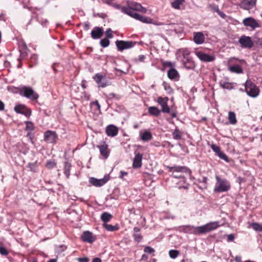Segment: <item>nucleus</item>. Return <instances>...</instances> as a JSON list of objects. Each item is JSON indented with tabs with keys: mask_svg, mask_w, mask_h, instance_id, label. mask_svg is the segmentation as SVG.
Wrapping results in <instances>:
<instances>
[{
	"mask_svg": "<svg viewBox=\"0 0 262 262\" xmlns=\"http://www.w3.org/2000/svg\"><path fill=\"white\" fill-rule=\"evenodd\" d=\"M168 77L171 80H178L180 77L178 72L174 68H170L167 72Z\"/></svg>",
	"mask_w": 262,
	"mask_h": 262,
	"instance_id": "obj_22",
	"label": "nucleus"
},
{
	"mask_svg": "<svg viewBox=\"0 0 262 262\" xmlns=\"http://www.w3.org/2000/svg\"><path fill=\"white\" fill-rule=\"evenodd\" d=\"M112 218V214L107 212H103L101 215V219L104 223L108 222Z\"/></svg>",
	"mask_w": 262,
	"mask_h": 262,
	"instance_id": "obj_32",
	"label": "nucleus"
},
{
	"mask_svg": "<svg viewBox=\"0 0 262 262\" xmlns=\"http://www.w3.org/2000/svg\"><path fill=\"white\" fill-rule=\"evenodd\" d=\"M105 131H118V128L114 125L110 124L106 127Z\"/></svg>",
	"mask_w": 262,
	"mask_h": 262,
	"instance_id": "obj_47",
	"label": "nucleus"
},
{
	"mask_svg": "<svg viewBox=\"0 0 262 262\" xmlns=\"http://www.w3.org/2000/svg\"><path fill=\"white\" fill-rule=\"evenodd\" d=\"M255 41L256 45L262 47V37L257 38Z\"/></svg>",
	"mask_w": 262,
	"mask_h": 262,
	"instance_id": "obj_61",
	"label": "nucleus"
},
{
	"mask_svg": "<svg viewBox=\"0 0 262 262\" xmlns=\"http://www.w3.org/2000/svg\"><path fill=\"white\" fill-rule=\"evenodd\" d=\"M109 180L108 177H104L103 179H97L95 178H91L90 182L96 187H100L104 185Z\"/></svg>",
	"mask_w": 262,
	"mask_h": 262,
	"instance_id": "obj_15",
	"label": "nucleus"
},
{
	"mask_svg": "<svg viewBox=\"0 0 262 262\" xmlns=\"http://www.w3.org/2000/svg\"><path fill=\"white\" fill-rule=\"evenodd\" d=\"M161 63L163 66V69H162V71H164V69L166 67H169L170 68H172L174 67V63H172L170 61H164L161 60Z\"/></svg>",
	"mask_w": 262,
	"mask_h": 262,
	"instance_id": "obj_34",
	"label": "nucleus"
},
{
	"mask_svg": "<svg viewBox=\"0 0 262 262\" xmlns=\"http://www.w3.org/2000/svg\"><path fill=\"white\" fill-rule=\"evenodd\" d=\"M197 57L203 62H209L215 60V57L213 55L199 51L196 53Z\"/></svg>",
	"mask_w": 262,
	"mask_h": 262,
	"instance_id": "obj_10",
	"label": "nucleus"
},
{
	"mask_svg": "<svg viewBox=\"0 0 262 262\" xmlns=\"http://www.w3.org/2000/svg\"><path fill=\"white\" fill-rule=\"evenodd\" d=\"M27 137L32 140V138L34 137V134L32 132H28Z\"/></svg>",
	"mask_w": 262,
	"mask_h": 262,
	"instance_id": "obj_64",
	"label": "nucleus"
},
{
	"mask_svg": "<svg viewBox=\"0 0 262 262\" xmlns=\"http://www.w3.org/2000/svg\"><path fill=\"white\" fill-rule=\"evenodd\" d=\"M251 227L256 231H262V224L257 223H252Z\"/></svg>",
	"mask_w": 262,
	"mask_h": 262,
	"instance_id": "obj_39",
	"label": "nucleus"
},
{
	"mask_svg": "<svg viewBox=\"0 0 262 262\" xmlns=\"http://www.w3.org/2000/svg\"><path fill=\"white\" fill-rule=\"evenodd\" d=\"M106 38L107 39L113 38V31L111 28L107 29L105 31Z\"/></svg>",
	"mask_w": 262,
	"mask_h": 262,
	"instance_id": "obj_46",
	"label": "nucleus"
},
{
	"mask_svg": "<svg viewBox=\"0 0 262 262\" xmlns=\"http://www.w3.org/2000/svg\"><path fill=\"white\" fill-rule=\"evenodd\" d=\"M163 85L164 88L165 90L167 92V94H171L173 93V90L171 88V87L168 83L164 82L163 83Z\"/></svg>",
	"mask_w": 262,
	"mask_h": 262,
	"instance_id": "obj_40",
	"label": "nucleus"
},
{
	"mask_svg": "<svg viewBox=\"0 0 262 262\" xmlns=\"http://www.w3.org/2000/svg\"><path fill=\"white\" fill-rule=\"evenodd\" d=\"M221 159L225 160L226 162H228L229 160L223 152L221 151L217 155Z\"/></svg>",
	"mask_w": 262,
	"mask_h": 262,
	"instance_id": "obj_49",
	"label": "nucleus"
},
{
	"mask_svg": "<svg viewBox=\"0 0 262 262\" xmlns=\"http://www.w3.org/2000/svg\"><path fill=\"white\" fill-rule=\"evenodd\" d=\"M103 227L108 231H114L119 229L118 225L113 226L112 225L104 223L103 224Z\"/></svg>",
	"mask_w": 262,
	"mask_h": 262,
	"instance_id": "obj_31",
	"label": "nucleus"
},
{
	"mask_svg": "<svg viewBox=\"0 0 262 262\" xmlns=\"http://www.w3.org/2000/svg\"><path fill=\"white\" fill-rule=\"evenodd\" d=\"M14 111L17 113L23 114L26 117H29L31 115V110L24 105H16L14 107Z\"/></svg>",
	"mask_w": 262,
	"mask_h": 262,
	"instance_id": "obj_11",
	"label": "nucleus"
},
{
	"mask_svg": "<svg viewBox=\"0 0 262 262\" xmlns=\"http://www.w3.org/2000/svg\"><path fill=\"white\" fill-rule=\"evenodd\" d=\"M56 165V163L53 161H48L46 164V166L48 168H52L55 167Z\"/></svg>",
	"mask_w": 262,
	"mask_h": 262,
	"instance_id": "obj_56",
	"label": "nucleus"
},
{
	"mask_svg": "<svg viewBox=\"0 0 262 262\" xmlns=\"http://www.w3.org/2000/svg\"><path fill=\"white\" fill-rule=\"evenodd\" d=\"M162 112L163 113H170V110L169 107V106L167 105V103L166 104V105H163L162 107Z\"/></svg>",
	"mask_w": 262,
	"mask_h": 262,
	"instance_id": "obj_54",
	"label": "nucleus"
},
{
	"mask_svg": "<svg viewBox=\"0 0 262 262\" xmlns=\"http://www.w3.org/2000/svg\"><path fill=\"white\" fill-rule=\"evenodd\" d=\"M26 129L27 130H34V125L32 122L30 121H26Z\"/></svg>",
	"mask_w": 262,
	"mask_h": 262,
	"instance_id": "obj_45",
	"label": "nucleus"
},
{
	"mask_svg": "<svg viewBox=\"0 0 262 262\" xmlns=\"http://www.w3.org/2000/svg\"><path fill=\"white\" fill-rule=\"evenodd\" d=\"M209 8L211 11L216 12L222 18H226V15L220 10L217 5L215 4H210L209 5Z\"/></svg>",
	"mask_w": 262,
	"mask_h": 262,
	"instance_id": "obj_24",
	"label": "nucleus"
},
{
	"mask_svg": "<svg viewBox=\"0 0 262 262\" xmlns=\"http://www.w3.org/2000/svg\"><path fill=\"white\" fill-rule=\"evenodd\" d=\"M238 41L243 48L250 49L253 46V42L249 36L242 35L239 38Z\"/></svg>",
	"mask_w": 262,
	"mask_h": 262,
	"instance_id": "obj_9",
	"label": "nucleus"
},
{
	"mask_svg": "<svg viewBox=\"0 0 262 262\" xmlns=\"http://www.w3.org/2000/svg\"><path fill=\"white\" fill-rule=\"evenodd\" d=\"M211 148L212 149L217 155L220 152H221V148L220 147L216 145L215 144H213L211 145Z\"/></svg>",
	"mask_w": 262,
	"mask_h": 262,
	"instance_id": "obj_53",
	"label": "nucleus"
},
{
	"mask_svg": "<svg viewBox=\"0 0 262 262\" xmlns=\"http://www.w3.org/2000/svg\"><path fill=\"white\" fill-rule=\"evenodd\" d=\"M142 157V154L139 152L136 154L133 163L134 168H138L141 167Z\"/></svg>",
	"mask_w": 262,
	"mask_h": 262,
	"instance_id": "obj_20",
	"label": "nucleus"
},
{
	"mask_svg": "<svg viewBox=\"0 0 262 262\" xmlns=\"http://www.w3.org/2000/svg\"><path fill=\"white\" fill-rule=\"evenodd\" d=\"M220 84L221 86L223 89H226L228 90H231L232 89L231 83H229V82L221 81L220 82Z\"/></svg>",
	"mask_w": 262,
	"mask_h": 262,
	"instance_id": "obj_38",
	"label": "nucleus"
},
{
	"mask_svg": "<svg viewBox=\"0 0 262 262\" xmlns=\"http://www.w3.org/2000/svg\"><path fill=\"white\" fill-rule=\"evenodd\" d=\"M81 238L83 241L89 243H92L96 240V237L93 233L89 231L83 232Z\"/></svg>",
	"mask_w": 262,
	"mask_h": 262,
	"instance_id": "obj_17",
	"label": "nucleus"
},
{
	"mask_svg": "<svg viewBox=\"0 0 262 262\" xmlns=\"http://www.w3.org/2000/svg\"><path fill=\"white\" fill-rule=\"evenodd\" d=\"M110 41L108 39L106 38H104L102 39L100 41V44L101 46H102L103 48H106L108 47L110 45Z\"/></svg>",
	"mask_w": 262,
	"mask_h": 262,
	"instance_id": "obj_41",
	"label": "nucleus"
},
{
	"mask_svg": "<svg viewBox=\"0 0 262 262\" xmlns=\"http://www.w3.org/2000/svg\"><path fill=\"white\" fill-rule=\"evenodd\" d=\"M127 3L128 6L136 11H141L143 13H145L146 12V9L143 7L139 3L133 2H127Z\"/></svg>",
	"mask_w": 262,
	"mask_h": 262,
	"instance_id": "obj_19",
	"label": "nucleus"
},
{
	"mask_svg": "<svg viewBox=\"0 0 262 262\" xmlns=\"http://www.w3.org/2000/svg\"><path fill=\"white\" fill-rule=\"evenodd\" d=\"M169 172H172V176L173 178L178 179H182L183 182L185 181V177L182 174L177 173H186L190 175L191 174V170L186 166H167Z\"/></svg>",
	"mask_w": 262,
	"mask_h": 262,
	"instance_id": "obj_1",
	"label": "nucleus"
},
{
	"mask_svg": "<svg viewBox=\"0 0 262 262\" xmlns=\"http://www.w3.org/2000/svg\"><path fill=\"white\" fill-rule=\"evenodd\" d=\"M193 41L196 44H202L205 41V36L202 32L194 33Z\"/></svg>",
	"mask_w": 262,
	"mask_h": 262,
	"instance_id": "obj_21",
	"label": "nucleus"
},
{
	"mask_svg": "<svg viewBox=\"0 0 262 262\" xmlns=\"http://www.w3.org/2000/svg\"><path fill=\"white\" fill-rule=\"evenodd\" d=\"M243 23L245 26L250 27L253 30L256 28L259 27V25L256 20L251 17L245 18L243 21Z\"/></svg>",
	"mask_w": 262,
	"mask_h": 262,
	"instance_id": "obj_14",
	"label": "nucleus"
},
{
	"mask_svg": "<svg viewBox=\"0 0 262 262\" xmlns=\"http://www.w3.org/2000/svg\"><path fill=\"white\" fill-rule=\"evenodd\" d=\"M229 122L231 124H235L236 122L235 114L233 112H229L228 114Z\"/></svg>",
	"mask_w": 262,
	"mask_h": 262,
	"instance_id": "obj_30",
	"label": "nucleus"
},
{
	"mask_svg": "<svg viewBox=\"0 0 262 262\" xmlns=\"http://www.w3.org/2000/svg\"><path fill=\"white\" fill-rule=\"evenodd\" d=\"M207 224L202 226L194 227V234H201L209 232Z\"/></svg>",
	"mask_w": 262,
	"mask_h": 262,
	"instance_id": "obj_23",
	"label": "nucleus"
},
{
	"mask_svg": "<svg viewBox=\"0 0 262 262\" xmlns=\"http://www.w3.org/2000/svg\"><path fill=\"white\" fill-rule=\"evenodd\" d=\"M19 93L21 95L33 101L37 100L39 97V95L34 91L32 88L26 86L20 89Z\"/></svg>",
	"mask_w": 262,
	"mask_h": 262,
	"instance_id": "obj_5",
	"label": "nucleus"
},
{
	"mask_svg": "<svg viewBox=\"0 0 262 262\" xmlns=\"http://www.w3.org/2000/svg\"><path fill=\"white\" fill-rule=\"evenodd\" d=\"M173 139L180 140L182 137V132H172Z\"/></svg>",
	"mask_w": 262,
	"mask_h": 262,
	"instance_id": "obj_51",
	"label": "nucleus"
},
{
	"mask_svg": "<svg viewBox=\"0 0 262 262\" xmlns=\"http://www.w3.org/2000/svg\"><path fill=\"white\" fill-rule=\"evenodd\" d=\"M144 251L145 253H148V254H152L155 252V250L152 248L151 247L149 246H146L144 248Z\"/></svg>",
	"mask_w": 262,
	"mask_h": 262,
	"instance_id": "obj_52",
	"label": "nucleus"
},
{
	"mask_svg": "<svg viewBox=\"0 0 262 262\" xmlns=\"http://www.w3.org/2000/svg\"><path fill=\"white\" fill-rule=\"evenodd\" d=\"M93 78L98 84V87L105 88L112 84L111 81L106 76V75L100 73L96 74Z\"/></svg>",
	"mask_w": 262,
	"mask_h": 262,
	"instance_id": "obj_2",
	"label": "nucleus"
},
{
	"mask_svg": "<svg viewBox=\"0 0 262 262\" xmlns=\"http://www.w3.org/2000/svg\"><path fill=\"white\" fill-rule=\"evenodd\" d=\"M184 2V0H174L172 3L171 6L174 9H179L180 6Z\"/></svg>",
	"mask_w": 262,
	"mask_h": 262,
	"instance_id": "obj_36",
	"label": "nucleus"
},
{
	"mask_svg": "<svg viewBox=\"0 0 262 262\" xmlns=\"http://www.w3.org/2000/svg\"><path fill=\"white\" fill-rule=\"evenodd\" d=\"M117 49L119 51H122L125 49H130L134 47L137 43L135 41H124L117 40L115 42Z\"/></svg>",
	"mask_w": 262,
	"mask_h": 262,
	"instance_id": "obj_6",
	"label": "nucleus"
},
{
	"mask_svg": "<svg viewBox=\"0 0 262 262\" xmlns=\"http://www.w3.org/2000/svg\"><path fill=\"white\" fill-rule=\"evenodd\" d=\"M148 113L150 115L158 116L161 113V111L156 106H150L148 108Z\"/></svg>",
	"mask_w": 262,
	"mask_h": 262,
	"instance_id": "obj_26",
	"label": "nucleus"
},
{
	"mask_svg": "<svg viewBox=\"0 0 262 262\" xmlns=\"http://www.w3.org/2000/svg\"><path fill=\"white\" fill-rule=\"evenodd\" d=\"M118 132H106L107 135L110 137H115L116 136Z\"/></svg>",
	"mask_w": 262,
	"mask_h": 262,
	"instance_id": "obj_60",
	"label": "nucleus"
},
{
	"mask_svg": "<svg viewBox=\"0 0 262 262\" xmlns=\"http://www.w3.org/2000/svg\"><path fill=\"white\" fill-rule=\"evenodd\" d=\"M256 2V0H243L239 6L243 9L249 10L255 6Z\"/></svg>",
	"mask_w": 262,
	"mask_h": 262,
	"instance_id": "obj_12",
	"label": "nucleus"
},
{
	"mask_svg": "<svg viewBox=\"0 0 262 262\" xmlns=\"http://www.w3.org/2000/svg\"><path fill=\"white\" fill-rule=\"evenodd\" d=\"M19 47V51L20 52V59H24L28 55V52L29 49L27 46V45L24 42H19L18 45Z\"/></svg>",
	"mask_w": 262,
	"mask_h": 262,
	"instance_id": "obj_18",
	"label": "nucleus"
},
{
	"mask_svg": "<svg viewBox=\"0 0 262 262\" xmlns=\"http://www.w3.org/2000/svg\"><path fill=\"white\" fill-rule=\"evenodd\" d=\"M27 167L30 169L31 171L36 172L37 171V165L36 162L35 163H29Z\"/></svg>",
	"mask_w": 262,
	"mask_h": 262,
	"instance_id": "obj_44",
	"label": "nucleus"
},
{
	"mask_svg": "<svg viewBox=\"0 0 262 262\" xmlns=\"http://www.w3.org/2000/svg\"><path fill=\"white\" fill-rule=\"evenodd\" d=\"M140 139L144 141H148L152 138V135L150 132H143L140 135Z\"/></svg>",
	"mask_w": 262,
	"mask_h": 262,
	"instance_id": "obj_25",
	"label": "nucleus"
},
{
	"mask_svg": "<svg viewBox=\"0 0 262 262\" xmlns=\"http://www.w3.org/2000/svg\"><path fill=\"white\" fill-rule=\"evenodd\" d=\"M133 236L134 240L138 243L140 242L142 239V235L139 233H135Z\"/></svg>",
	"mask_w": 262,
	"mask_h": 262,
	"instance_id": "obj_50",
	"label": "nucleus"
},
{
	"mask_svg": "<svg viewBox=\"0 0 262 262\" xmlns=\"http://www.w3.org/2000/svg\"><path fill=\"white\" fill-rule=\"evenodd\" d=\"M133 16H132V17L138 20L139 18H140L141 15L137 13L136 11H135V12L134 13V14H133Z\"/></svg>",
	"mask_w": 262,
	"mask_h": 262,
	"instance_id": "obj_63",
	"label": "nucleus"
},
{
	"mask_svg": "<svg viewBox=\"0 0 262 262\" xmlns=\"http://www.w3.org/2000/svg\"><path fill=\"white\" fill-rule=\"evenodd\" d=\"M245 88L247 95L251 97L255 98L259 94L258 89L250 79L246 81Z\"/></svg>",
	"mask_w": 262,
	"mask_h": 262,
	"instance_id": "obj_3",
	"label": "nucleus"
},
{
	"mask_svg": "<svg viewBox=\"0 0 262 262\" xmlns=\"http://www.w3.org/2000/svg\"><path fill=\"white\" fill-rule=\"evenodd\" d=\"M207 226H208L209 231L214 230L219 227L218 222H213L209 224H207Z\"/></svg>",
	"mask_w": 262,
	"mask_h": 262,
	"instance_id": "obj_43",
	"label": "nucleus"
},
{
	"mask_svg": "<svg viewBox=\"0 0 262 262\" xmlns=\"http://www.w3.org/2000/svg\"><path fill=\"white\" fill-rule=\"evenodd\" d=\"M179 251L177 250H170L169 251V256L173 259L176 258L179 255Z\"/></svg>",
	"mask_w": 262,
	"mask_h": 262,
	"instance_id": "obj_42",
	"label": "nucleus"
},
{
	"mask_svg": "<svg viewBox=\"0 0 262 262\" xmlns=\"http://www.w3.org/2000/svg\"><path fill=\"white\" fill-rule=\"evenodd\" d=\"M58 140L56 132H45L44 140L49 143H55Z\"/></svg>",
	"mask_w": 262,
	"mask_h": 262,
	"instance_id": "obj_13",
	"label": "nucleus"
},
{
	"mask_svg": "<svg viewBox=\"0 0 262 262\" xmlns=\"http://www.w3.org/2000/svg\"><path fill=\"white\" fill-rule=\"evenodd\" d=\"M78 260L79 262H88L89 260V259L88 257H82V258H79Z\"/></svg>",
	"mask_w": 262,
	"mask_h": 262,
	"instance_id": "obj_62",
	"label": "nucleus"
},
{
	"mask_svg": "<svg viewBox=\"0 0 262 262\" xmlns=\"http://www.w3.org/2000/svg\"><path fill=\"white\" fill-rule=\"evenodd\" d=\"M71 168V164L68 162L64 163V173L66 177L69 179L70 175V170Z\"/></svg>",
	"mask_w": 262,
	"mask_h": 262,
	"instance_id": "obj_29",
	"label": "nucleus"
},
{
	"mask_svg": "<svg viewBox=\"0 0 262 262\" xmlns=\"http://www.w3.org/2000/svg\"><path fill=\"white\" fill-rule=\"evenodd\" d=\"M234 239V236L233 234H230L227 235V241L228 242H232Z\"/></svg>",
	"mask_w": 262,
	"mask_h": 262,
	"instance_id": "obj_58",
	"label": "nucleus"
},
{
	"mask_svg": "<svg viewBox=\"0 0 262 262\" xmlns=\"http://www.w3.org/2000/svg\"><path fill=\"white\" fill-rule=\"evenodd\" d=\"M168 100V98L167 97H165L164 98L159 97L158 98L157 102L161 106V107H162L163 105H166V104L167 103Z\"/></svg>",
	"mask_w": 262,
	"mask_h": 262,
	"instance_id": "obj_35",
	"label": "nucleus"
},
{
	"mask_svg": "<svg viewBox=\"0 0 262 262\" xmlns=\"http://www.w3.org/2000/svg\"><path fill=\"white\" fill-rule=\"evenodd\" d=\"M138 20L146 24H152L153 21L151 18L141 15Z\"/></svg>",
	"mask_w": 262,
	"mask_h": 262,
	"instance_id": "obj_37",
	"label": "nucleus"
},
{
	"mask_svg": "<svg viewBox=\"0 0 262 262\" xmlns=\"http://www.w3.org/2000/svg\"><path fill=\"white\" fill-rule=\"evenodd\" d=\"M97 147L99 149L100 155L104 159L108 158L110 154V150L108 148V145L105 141H103L102 144L98 145Z\"/></svg>",
	"mask_w": 262,
	"mask_h": 262,
	"instance_id": "obj_7",
	"label": "nucleus"
},
{
	"mask_svg": "<svg viewBox=\"0 0 262 262\" xmlns=\"http://www.w3.org/2000/svg\"><path fill=\"white\" fill-rule=\"evenodd\" d=\"M30 62L35 64L37 62V56L35 54L32 55L30 58Z\"/></svg>",
	"mask_w": 262,
	"mask_h": 262,
	"instance_id": "obj_55",
	"label": "nucleus"
},
{
	"mask_svg": "<svg viewBox=\"0 0 262 262\" xmlns=\"http://www.w3.org/2000/svg\"><path fill=\"white\" fill-rule=\"evenodd\" d=\"M121 11L123 13L132 16H133V14L136 11L135 10L132 9L129 6H123L121 8Z\"/></svg>",
	"mask_w": 262,
	"mask_h": 262,
	"instance_id": "obj_28",
	"label": "nucleus"
},
{
	"mask_svg": "<svg viewBox=\"0 0 262 262\" xmlns=\"http://www.w3.org/2000/svg\"><path fill=\"white\" fill-rule=\"evenodd\" d=\"M103 33L104 31L102 28L95 27L92 30L91 35L93 39H96L101 38Z\"/></svg>",
	"mask_w": 262,
	"mask_h": 262,
	"instance_id": "obj_16",
	"label": "nucleus"
},
{
	"mask_svg": "<svg viewBox=\"0 0 262 262\" xmlns=\"http://www.w3.org/2000/svg\"><path fill=\"white\" fill-rule=\"evenodd\" d=\"M182 230L187 233L194 234V227L193 226H184L182 227Z\"/></svg>",
	"mask_w": 262,
	"mask_h": 262,
	"instance_id": "obj_33",
	"label": "nucleus"
},
{
	"mask_svg": "<svg viewBox=\"0 0 262 262\" xmlns=\"http://www.w3.org/2000/svg\"><path fill=\"white\" fill-rule=\"evenodd\" d=\"M108 97L111 99L115 98L117 100H118L120 98V96H119V95L116 94L114 93H111L109 94Z\"/></svg>",
	"mask_w": 262,
	"mask_h": 262,
	"instance_id": "obj_57",
	"label": "nucleus"
},
{
	"mask_svg": "<svg viewBox=\"0 0 262 262\" xmlns=\"http://www.w3.org/2000/svg\"><path fill=\"white\" fill-rule=\"evenodd\" d=\"M229 70L231 72L237 74H241L243 72V69L239 65H234L233 66H230L229 67Z\"/></svg>",
	"mask_w": 262,
	"mask_h": 262,
	"instance_id": "obj_27",
	"label": "nucleus"
},
{
	"mask_svg": "<svg viewBox=\"0 0 262 262\" xmlns=\"http://www.w3.org/2000/svg\"><path fill=\"white\" fill-rule=\"evenodd\" d=\"M215 178L218 185L214 189L215 192H225L230 189V185L226 180L222 179L218 176H216Z\"/></svg>",
	"mask_w": 262,
	"mask_h": 262,
	"instance_id": "obj_4",
	"label": "nucleus"
},
{
	"mask_svg": "<svg viewBox=\"0 0 262 262\" xmlns=\"http://www.w3.org/2000/svg\"><path fill=\"white\" fill-rule=\"evenodd\" d=\"M183 59L182 60L184 66L187 69H193L195 64L191 57L189 56V53H183Z\"/></svg>",
	"mask_w": 262,
	"mask_h": 262,
	"instance_id": "obj_8",
	"label": "nucleus"
},
{
	"mask_svg": "<svg viewBox=\"0 0 262 262\" xmlns=\"http://www.w3.org/2000/svg\"><path fill=\"white\" fill-rule=\"evenodd\" d=\"M127 174H128V173L127 172L121 171L120 172V175L119 176V178L120 179H123V177L127 176Z\"/></svg>",
	"mask_w": 262,
	"mask_h": 262,
	"instance_id": "obj_59",
	"label": "nucleus"
},
{
	"mask_svg": "<svg viewBox=\"0 0 262 262\" xmlns=\"http://www.w3.org/2000/svg\"><path fill=\"white\" fill-rule=\"evenodd\" d=\"M0 253L3 255H7L8 252L7 250L0 243Z\"/></svg>",
	"mask_w": 262,
	"mask_h": 262,
	"instance_id": "obj_48",
	"label": "nucleus"
}]
</instances>
